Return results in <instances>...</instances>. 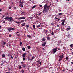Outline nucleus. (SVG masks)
I'll list each match as a JSON object with an SVG mask.
<instances>
[{
	"mask_svg": "<svg viewBox=\"0 0 73 73\" xmlns=\"http://www.w3.org/2000/svg\"><path fill=\"white\" fill-rule=\"evenodd\" d=\"M43 12H44V13H46V12H48V9H47V3H46L45 5L44 6Z\"/></svg>",
	"mask_w": 73,
	"mask_h": 73,
	"instance_id": "nucleus-1",
	"label": "nucleus"
},
{
	"mask_svg": "<svg viewBox=\"0 0 73 73\" xmlns=\"http://www.w3.org/2000/svg\"><path fill=\"white\" fill-rule=\"evenodd\" d=\"M5 20H7L8 21H13V19L12 18V17H9V16H7L6 18H4Z\"/></svg>",
	"mask_w": 73,
	"mask_h": 73,
	"instance_id": "nucleus-2",
	"label": "nucleus"
},
{
	"mask_svg": "<svg viewBox=\"0 0 73 73\" xmlns=\"http://www.w3.org/2000/svg\"><path fill=\"white\" fill-rule=\"evenodd\" d=\"M60 50V49L59 48H58L56 47L53 49L52 52L53 53V52H57L58 50Z\"/></svg>",
	"mask_w": 73,
	"mask_h": 73,
	"instance_id": "nucleus-3",
	"label": "nucleus"
},
{
	"mask_svg": "<svg viewBox=\"0 0 73 73\" xmlns=\"http://www.w3.org/2000/svg\"><path fill=\"white\" fill-rule=\"evenodd\" d=\"M59 57H60V58L59 59L58 61H60L62 60V59L63 58V57H64V56H63V55L62 54L59 56Z\"/></svg>",
	"mask_w": 73,
	"mask_h": 73,
	"instance_id": "nucleus-4",
	"label": "nucleus"
},
{
	"mask_svg": "<svg viewBox=\"0 0 73 73\" xmlns=\"http://www.w3.org/2000/svg\"><path fill=\"white\" fill-rule=\"evenodd\" d=\"M15 29L14 28H11V27H10L9 28H8L7 29V30L8 31H9V32L11 31V30H13V31H15Z\"/></svg>",
	"mask_w": 73,
	"mask_h": 73,
	"instance_id": "nucleus-5",
	"label": "nucleus"
},
{
	"mask_svg": "<svg viewBox=\"0 0 73 73\" xmlns=\"http://www.w3.org/2000/svg\"><path fill=\"white\" fill-rule=\"evenodd\" d=\"M17 19L18 20H21L22 19L23 20H24L25 19V17H21L18 18H17Z\"/></svg>",
	"mask_w": 73,
	"mask_h": 73,
	"instance_id": "nucleus-6",
	"label": "nucleus"
},
{
	"mask_svg": "<svg viewBox=\"0 0 73 73\" xmlns=\"http://www.w3.org/2000/svg\"><path fill=\"white\" fill-rule=\"evenodd\" d=\"M27 54L24 53L23 55H22V58H24V57H25V56H26V55Z\"/></svg>",
	"mask_w": 73,
	"mask_h": 73,
	"instance_id": "nucleus-7",
	"label": "nucleus"
},
{
	"mask_svg": "<svg viewBox=\"0 0 73 73\" xmlns=\"http://www.w3.org/2000/svg\"><path fill=\"white\" fill-rule=\"evenodd\" d=\"M65 19H63V21L62 22V25H64V23H65Z\"/></svg>",
	"mask_w": 73,
	"mask_h": 73,
	"instance_id": "nucleus-8",
	"label": "nucleus"
},
{
	"mask_svg": "<svg viewBox=\"0 0 73 73\" xmlns=\"http://www.w3.org/2000/svg\"><path fill=\"white\" fill-rule=\"evenodd\" d=\"M37 28H38L40 29H41V26L40 25H38L37 26Z\"/></svg>",
	"mask_w": 73,
	"mask_h": 73,
	"instance_id": "nucleus-9",
	"label": "nucleus"
},
{
	"mask_svg": "<svg viewBox=\"0 0 73 73\" xmlns=\"http://www.w3.org/2000/svg\"><path fill=\"white\" fill-rule=\"evenodd\" d=\"M46 42H45L43 44H42V46H45V44H46Z\"/></svg>",
	"mask_w": 73,
	"mask_h": 73,
	"instance_id": "nucleus-10",
	"label": "nucleus"
},
{
	"mask_svg": "<svg viewBox=\"0 0 73 73\" xmlns=\"http://www.w3.org/2000/svg\"><path fill=\"white\" fill-rule=\"evenodd\" d=\"M2 45H5L6 44V42H4V41H2Z\"/></svg>",
	"mask_w": 73,
	"mask_h": 73,
	"instance_id": "nucleus-11",
	"label": "nucleus"
},
{
	"mask_svg": "<svg viewBox=\"0 0 73 73\" xmlns=\"http://www.w3.org/2000/svg\"><path fill=\"white\" fill-rule=\"evenodd\" d=\"M15 23H17L18 24H20L21 23V22H18L17 21H14Z\"/></svg>",
	"mask_w": 73,
	"mask_h": 73,
	"instance_id": "nucleus-12",
	"label": "nucleus"
},
{
	"mask_svg": "<svg viewBox=\"0 0 73 73\" xmlns=\"http://www.w3.org/2000/svg\"><path fill=\"white\" fill-rule=\"evenodd\" d=\"M47 40H48V41H50V40H51L50 38L49 37H48L47 38Z\"/></svg>",
	"mask_w": 73,
	"mask_h": 73,
	"instance_id": "nucleus-13",
	"label": "nucleus"
},
{
	"mask_svg": "<svg viewBox=\"0 0 73 73\" xmlns=\"http://www.w3.org/2000/svg\"><path fill=\"white\" fill-rule=\"evenodd\" d=\"M67 37L68 38H69L70 37V35L68 34L67 36Z\"/></svg>",
	"mask_w": 73,
	"mask_h": 73,
	"instance_id": "nucleus-14",
	"label": "nucleus"
},
{
	"mask_svg": "<svg viewBox=\"0 0 73 73\" xmlns=\"http://www.w3.org/2000/svg\"><path fill=\"white\" fill-rule=\"evenodd\" d=\"M2 58H3V57H5V54H3L1 56Z\"/></svg>",
	"mask_w": 73,
	"mask_h": 73,
	"instance_id": "nucleus-15",
	"label": "nucleus"
},
{
	"mask_svg": "<svg viewBox=\"0 0 73 73\" xmlns=\"http://www.w3.org/2000/svg\"><path fill=\"white\" fill-rule=\"evenodd\" d=\"M26 29H28V27H29V25H26Z\"/></svg>",
	"mask_w": 73,
	"mask_h": 73,
	"instance_id": "nucleus-16",
	"label": "nucleus"
},
{
	"mask_svg": "<svg viewBox=\"0 0 73 73\" xmlns=\"http://www.w3.org/2000/svg\"><path fill=\"white\" fill-rule=\"evenodd\" d=\"M22 49L23 50V51H25V48H24V47H23L22 48Z\"/></svg>",
	"mask_w": 73,
	"mask_h": 73,
	"instance_id": "nucleus-17",
	"label": "nucleus"
},
{
	"mask_svg": "<svg viewBox=\"0 0 73 73\" xmlns=\"http://www.w3.org/2000/svg\"><path fill=\"white\" fill-rule=\"evenodd\" d=\"M25 24H26L25 23H22V26H25Z\"/></svg>",
	"mask_w": 73,
	"mask_h": 73,
	"instance_id": "nucleus-18",
	"label": "nucleus"
},
{
	"mask_svg": "<svg viewBox=\"0 0 73 73\" xmlns=\"http://www.w3.org/2000/svg\"><path fill=\"white\" fill-rule=\"evenodd\" d=\"M19 7L21 8H23V5L22 4H20L19 5Z\"/></svg>",
	"mask_w": 73,
	"mask_h": 73,
	"instance_id": "nucleus-19",
	"label": "nucleus"
},
{
	"mask_svg": "<svg viewBox=\"0 0 73 73\" xmlns=\"http://www.w3.org/2000/svg\"><path fill=\"white\" fill-rule=\"evenodd\" d=\"M70 27L69 28L68 27L67 28V31H69V30H70Z\"/></svg>",
	"mask_w": 73,
	"mask_h": 73,
	"instance_id": "nucleus-20",
	"label": "nucleus"
},
{
	"mask_svg": "<svg viewBox=\"0 0 73 73\" xmlns=\"http://www.w3.org/2000/svg\"><path fill=\"white\" fill-rule=\"evenodd\" d=\"M19 21L21 23H23V22H24V20H19Z\"/></svg>",
	"mask_w": 73,
	"mask_h": 73,
	"instance_id": "nucleus-21",
	"label": "nucleus"
},
{
	"mask_svg": "<svg viewBox=\"0 0 73 73\" xmlns=\"http://www.w3.org/2000/svg\"><path fill=\"white\" fill-rule=\"evenodd\" d=\"M27 37H29V38H31V36L29 35H28L27 36Z\"/></svg>",
	"mask_w": 73,
	"mask_h": 73,
	"instance_id": "nucleus-22",
	"label": "nucleus"
},
{
	"mask_svg": "<svg viewBox=\"0 0 73 73\" xmlns=\"http://www.w3.org/2000/svg\"><path fill=\"white\" fill-rule=\"evenodd\" d=\"M58 15H59V16H61V15H62V13H58Z\"/></svg>",
	"mask_w": 73,
	"mask_h": 73,
	"instance_id": "nucleus-23",
	"label": "nucleus"
},
{
	"mask_svg": "<svg viewBox=\"0 0 73 73\" xmlns=\"http://www.w3.org/2000/svg\"><path fill=\"white\" fill-rule=\"evenodd\" d=\"M19 45H20V46H21V45H22V42H21V41L20 42Z\"/></svg>",
	"mask_w": 73,
	"mask_h": 73,
	"instance_id": "nucleus-24",
	"label": "nucleus"
},
{
	"mask_svg": "<svg viewBox=\"0 0 73 73\" xmlns=\"http://www.w3.org/2000/svg\"><path fill=\"white\" fill-rule=\"evenodd\" d=\"M33 28L34 29H35V28L36 27V26H35V25H33Z\"/></svg>",
	"mask_w": 73,
	"mask_h": 73,
	"instance_id": "nucleus-25",
	"label": "nucleus"
},
{
	"mask_svg": "<svg viewBox=\"0 0 73 73\" xmlns=\"http://www.w3.org/2000/svg\"><path fill=\"white\" fill-rule=\"evenodd\" d=\"M23 68H25L26 66V65H25V64H23Z\"/></svg>",
	"mask_w": 73,
	"mask_h": 73,
	"instance_id": "nucleus-26",
	"label": "nucleus"
},
{
	"mask_svg": "<svg viewBox=\"0 0 73 73\" xmlns=\"http://www.w3.org/2000/svg\"><path fill=\"white\" fill-rule=\"evenodd\" d=\"M46 40V39H45V38H43L42 41H45Z\"/></svg>",
	"mask_w": 73,
	"mask_h": 73,
	"instance_id": "nucleus-27",
	"label": "nucleus"
},
{
	"mask_svg": "<svg viewBox=\"0 0 73 73\" xmlns=\"http://www.w3.org/2000/svg\"><path fill=\"white\" fill-rule=\"evenodd\" d=\"M64 29V28H63V29L62 28H61V30L63 32H64V30L63 29Z\"/></svg>",
	"mask_w": 73,
	"mask_h": 73,
	"instance_id": "nucleus-28",
	"label": "nucleus"
},
{
	"mask_svg": "<svg viewBox=\"0 0 73 73\" xmlns=\"http://www.w3.org/2000/svg\"><path fill=\"white\" fill-rule=\"evenodd\" d=\"M50 7L49 6H47V9H49V8H50Z\"/></svg>",
	"mask_w": 73,
	"mask_h": 73,
	"instance_id": "nucleus-29",
	"label": "nucleus"
},
{
	"mask_svg": "<svg viewBox=\"0 0 73 73\" xmlns=\"http://www.w3.org/2000/svg\"><path fill=\"white\" fill-rule=\"evenodd\" d=\"M27 48L28 49H29L31 48V46H28Z\"/></svg>",
	"mask_w": 73,
	"mask_h": 73,
	"instance_id": "nucleus-30",
	"label": "nucleus"
},
{
	"mask_svg": "<svg viewBox=\"0 0 73 73\" xmlns=\"http://www.w3.org/2000/svg\"><path fill=\"white\" fill-rule=\"evenodd\" d=\"M35 7H36V6H35V5L33 6L32 7V9H33L35 8Z\"/></svg>",
	"mask_w": 73,
	"mask_h": 73,
	"instance_id": "nucleus-31",
	"label": "nucleus"
},
{
	"mask_svg": "<svg viewBox=\"0 0 73 73\" xmlns=\"http://www.w3.org/2000/svg\"><path fill=\"white\" fill-rule=\"evenodd\" d=\"M22 68V67L21 66H19V69H21V68Z\"/></svg>",
	"mask_w": 73,
	"mask_h": 73,
	"instance_id": "nucleus-32",
	"label": "nucleus"
},
{
	"mask_svg": "<svg viewBox=\"0 0 73 73\" xmlns=\"http://www.w3.org/2000/svg\"><path fill=\"white\" fill-rule=\"evenodd\" d=\"M32 59H29L28 60V61H32Z\"/></svg>",
	"mask_w": 73,
	"mask_h": 73,
	"instance_id": "nucleus-33",
	"label": "nucleus"
},
{
	"mask_svg": "<svg viewBox=\"0 0 73 73\" xmlns=\"http://www.w3.org/2000/svg\"><path fill=\"white\" fill-rule=\"evenodd\" d=\"M5 15H8V13L7 12L5 13Z\"/></svg>",
	"mask_w": 73,
	"mask_h": 73,
	"instance_id": "nucleus-34",
	"label": "nucleus"
},
{
	"mask_svg": "<svg viewBox=\"0 0 73 73\" xmlns=\"http://www.w3.org/2000/svg\"><path fill=\"white\" fill-rule=\"evenodd\" d=\"M29 19H32V18H33V17H29Z\"/></svg>",
	"mask_w": 73,
	"mask_h": 73,
	"instance_id": "nucleus-35",
	"label": "nucleus"
},
{
	"mask_svg": "<svg viewBox=\"0 0 73 73\" xmlns=\"http://www.w3.org/2000/svg\"><path fill=\"white\" fill-rule=\"evenodd\" d=\"M22 73H25V72H24V70H22Z\"/></svg>",
	"mask_w": 73,
	"mask_h": 73,
	"instance_id": "nucleus-36",
	"label": "nucleus"
},
{
	"mask_svg": "<svg viewBox=\"0 0 73 73\" xmlns=\"http://www.w3.org/2000/svg\"><path fill=\"white\" fill-rule=\"evenodd\" d=\"M14 10H16V7H14Z\"/></svg>",
	"mask_w": 73,
	"mask_h": 73,
	"instance_id": "nucleus-37",
	"label": "nucleus"
},
{
	"mask_svg": "<svg viewBox=\"0 0 73 73\" xmlns=\"http://www.w3.org/2000/svg\"><path fill=\"white\" fill-rule=\"evenodd\" d=\"M25 57L23 58V61H25Z\"/></svg>",
	"mask_w": 73,
	"mask_h": 73,
	"instance_id": "nucleus-38",
	"label": "nucleus"
},
{
	"mask_svg": "<svg viewBox=\"0 0 73 73\" xmlns=\"http://www.w3.org/2000/svg\"><path fill=\"white\" fill-rule=\"evenodd\" d=\"M70 46L71 48H72V47H73V44H71L70 45Z\"/></svg>",
	"mask_w": 73,
	"mask_h": 73,
	"instance_id": "nucleus-39",
	"label": "nucleus"
},
{
	"mask_svg": "<svg viewBox=\"0 0 73 73\" xmlns=\"http://www.w3.org/2000/svg\"><path fill=\"white\" fill-rule=\"evenodd\" d=\"M24 13H25V12H22V13H21V14L23 15Z\"/></svg>",
	"mask_w": 73,
	"mask_h": 73,
	"instance_id": "nucleus-40",
	"label": "nucleus"
},
{
	"mask_svg": "<svg viewBox=\"0 0 73 73\" xmlns=\"http://www.w3.org/2000/svg\"><path fill=\"white\" fill-rule=\"evenodd\" d=\"M35 58V56H33L32 57L31 59L32 60L33 59H34Z\"/></svg>",
	"mask_w": 73,
	"mask_h": 73,
	"instance_id": "nucleus-41",
	"label": "nucleus"
},
{
	"mask_svg": "<svg viewBox=\"0 0 73 73\" xmlns=\"http://www.w3.org/2000/svg\"><path fill=\"white\" fill-rule=\"evenodd\" d=\"M51 35H54V33L53 32V31L51 33Z\"/></svg>",
	"mask_w": 73,
	"mask_h": 73,
	"instance_id": "nucleus-42",
	"label": "nucleus"
},
{
	"mask_svg": "<svg viewBox=\"0 0 73 73\" xmlns=\"http://www.w3.org/2000/svg\"><path fill=\"white\" fill-rule=\"evenodd\" d=\"M4 63V62H3V63H1V66H2V65H3Z\"/></svg>",
	"mask_w": 73,
	"mask_h": 73,
	"instance_id": "nucleus-43",
	"label": "nucleus"
},
{
	"mask_svg": "<svg viewBox=\"0 0 73 73\" xmlns=\"http://www.w3.org/2000/svg\"><path fill=\"white\" fill-rule=\"evenodd\" d=\"M11 36H12V35H9V37H11Z\"/></svg>",
	"mask_w": 73,
	"mask_h": 73,
	"instance_id": "nucleus-44",
	"label": "nucleus"
},
{
	"mask_svg": "<svg viewBox=\"0 0 73 73\" xmlns=\"http://www.w3.org/2000/svg\"><path fill=\"white\" fill-rule=\"evenodd\" d=\"M40 7H42V5H40Z\"/></svg>",
	"mask_w": 73,
	"mask_h": 73,
	"instance_id": "nucleus-45",
	"label": "nucleus"
},
{
	"mask_svg": "<svg viewBox=\"0 0 73 73\" xmlns=\"http://www.w3.org/2000/svg\"><path fill=\"white\" fill-rule=\"evenodd\" d=\"M11 7L9 6V9H11Z\"/></svg>",
	"mask_w": 73,
	"mask_h": 73,
	"instance_id": "nucleus-46",
	"label": "nucleus"
},
{
	"mask_svg": "<svg viewBox=\"0 0 73 73\" xmlns=\"http://www.w3.org/2000/svg\"><path fill=\"white\" fill-rule=\"evenodd\" d=\"M66 60H68V59H69V58L68 57H66Z\"/></svg>",
	"mask_w": 73,
	"mask_h": 73,
	"instance_id": "nucleus-47",
	"label": "nucleus"
},
{
	"mask_svg": "<svg viewBox=\"0 0 73 73\" xmlns=\"http://www.w3.org/2000/svg\"><path fill=\"white\" fill-rule=\"evenodd\" d=\"M20 3L21 4H23V2L21 1V2Z\"/></svg>",
	"mask_w": 73,
	"mask_h": 73,
	"instance_id": "nucleus-48",
	"label": "nucleus"
},
{
	"mask_svg": "<svg viewBox=\"0 0 73 73\" xmlns=\"http://www.w3.org/2000/svg\"><path fill=\"white\" fill-rule=\"evenodd\" d=\"M55 19H58V18H57V16H56L55 17Z\"/></svg>",
	"mask_w": 73,
	"mask_h": 73,
	"instance_id": "nucleus-49",
	"label": "nucleus"
},
{
	"mask_svg": "<svg viewBox=\"0 0 73 73\" xmlns=\"http://www.w3.org/2000/svg\"><path fill=\"white\" fill-rule=\"evenodd\" d=\"M17 36H20V34H17Z\"/></svg>",
	"mask_w": 73,
	"mask_h": 73,
	"instance_id": "nucleus-50",
	"label": "nucleus"
},
{
	"mask_svg": "<svg viewBox=\"0 0 73 73\" xmlns=\"http://www.w3.org/2000/svg\"><path fill=\"white\" fill-rule=\"evenodd\" d=\"M39 64L40 65H41V62H39Z\"/></svg>",
	"mask_w": 73,
	"mask_h": 73,
	"instance_id": "nucleus-51",
	"label": "nucleus"
},
{
	"mask_svg": "<svg viewBox=\"0 0 73 73\" xmlns=\"http://www.w3.org/2000/svg\"><path fill=\"white\" fill-rule=\"evenodd\" d=\"M8 69L9 70H11V68H8Z\"/></svg>",
	"mask_w": 73,
	"mask_h": 73,
	"instance_id": "nucleus-52",
	"label": "nucleus"
},
{
	"mask_svg": "<svg viewBox=\"0 0 73 73\" xmlns=\"http://www.w3.org/2000/svg\"><path fill=\"white\" fill-rule=\"evenodd\" d=\"M11 59H13V58L12 56H11Z\"/></svg>",
	"mask_w": 73,
	"mask_h": 73,
	"instance_id": "nucleus-53",
	"label": "nucleus"
},
{
	"mask_svg": "<svg viewBox=\"0 0 73 73\" xmlns=\"http://www.w3.org/2000/svg\"><path fill=\"white\" fill-rule=\"evenodd\" d=\"M19 1V3H21V1L20 0H19V1Z\"/></svg>",
	"mask_w": 73,
	"mask_h": 73,
	"instance_id": "nucleus-54",
	"label": "nucleus"
},
{
	"mask_svg": "<svg viewBox=\"0 0 73 73\" xmlns=\"http://www.w3.org/2000/svg\"><path fill=\"white\" fill-rule=\"evenodd\" d=\"M51 25H54V23H52L51 24Z\"/></svg>",
	"mask_w": 73,
	"mask_h": 73,
	"instance_id": "nucleus-55",
	"label": "nucleus"
},
{
	"mask_svg": "<svg viewBox=\"0 0 73 73\" xmlns=\"http://www.w3.org/2000/svg\"><path fill=\"white\" fill-rule=\"evenodd\" d=\"M5 45H2V47H3V48H4V46H5Z\"/></svg>",
	"mask_w": 73,
	"mask_h": 73,
	"instance_id": "nucleus-56",
	"label": "nucleus"
},
{
	"mask_svg": "<svg viewBox=\"0 0 73 73\" xmlns=\"http://www.w3.org/2000/svg\"><path fill=\"white\" fill-rule=\"evenodd\" d=\"M3 9H0V12H1V11H2Z\"/></svg>",
	"mask_w": 73,
	"mask_h": 73,
	"instance_id": "nucleus-57",
	"label": "nucleus"
},
{
	"mask_svg": "<svg viewBox=\"0 0 73 73\" xmlns=\"http://www.w3.org/2000/svg\"><path fill=\"white\" fill-rule=\"evenodd\" d=\"M5 23V21H3V24H4V23Z\"/></svg>",
	"mask_w": 73,
	"mask_h": 73,
	"instance_id": "nucleus-58",
	"label": "nucleus"
},
{
	"mask_svg": "<svg viewBox=\"0 0 73 73\" xmlns=\"http://www.w3.org/2000/svg\"><path fill=\"white\" fill-rule=\"evenodd\" d=\"M16 56H17V57H18V56H19V54H16Z\"/></svg>",
	"mask_w": 73,
	"mask_h": 73,
	"instance_id": "nucleus-59",
	"label": "nucleus"
},
{
	"mask_svg": "<svg viewBox=\"0 0 73 73\" xmlns=\"http://www.w3.org/2000/svg\"><path fill=\"white\" fill-rule=\"evenodd\" d=\"M5 62L6 64H7V62L6 61H5Z\"/></svg>",
	"mask_w": 73,
	"mask_h": 73,
	"instance_id": "nucleus-60",
	"label": "nucleus"
},
{
	"mask_svg": "<svg viewBox=\"0 0 73 73\" xmlns=\"http://www.w3.org/2000/svg\"><path fill=\"white\" fill-rule=\"evenodd\" d=\"M49 6L50 7V6H51V4H50Z\"/></svg>",
	"mask_w": 73,
	"mask_h": 73,
	"instance_id": "nucleus-61",
	"label": "nucleus"
},
{
	"mask_svg": "<svg viewBox=\"0 0 73 73\" xmlns=\"http://www.w3.org/2000/svg\"><path fill=\"white\" fill-rule=\"evenodd\" d=\"M41 14V13H40L39 14V15H40Z\"/></svg>",
	"mask_w": 73,
	"mask_h": 73,
	"instance_id": "nucleus-62",
	"label": "nucleus"
},
{
	"mask_svg": "<svg viewBox=\"0 0 73 73\" xmlns=\"http://www.w3.org/2000/svg\"><path fill=\"white\" fill-rule=\"evenodd\" d=\"M9 45L10 46H11V44H9Z\"/></svg>",
	"mask_w": 73,
	"mask_h": 73,
	"instance_id": "nucleus-63",
	"label": "nucleus"
},
{
	"mask_svg": "<svg viewBox=\"0 0 73 73\" xmlns=\"http://www.w3.org/2000/svg\"><path fill=\"white\" fill-rule=\"evenodd\" d=\"M71 64H73V62H71Z\"/></svg>",
	"mask_w": 73,
	"mask_h": 73,
	"instance_id": "nucleus-64",
	"label": "nucleus"
}]
</instances>
